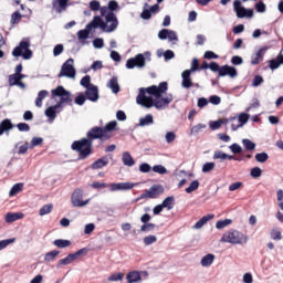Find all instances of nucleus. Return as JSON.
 <instances>
[{"mask_svg": "<svg viewBox=\"0 0 283 283\" xmlns=\"http://www.w3.org/2000/svg\"><path fill=\"white\" fill-rule=\"evenodd\" d=\"M94 140H101V143H107L109 135H106L101 126L92 127L87 133L86 137L80 140H74L71 145V149L78 154L77 160H85L94 154Z\"/></svg>", "mask_w": 283, "mask_h": 283, "instance_id": "1", "label": "nucleus"}, {"mask_svg": "<svg viewBox=\"0 0 283 283\" xmlns=\"http://www.w3.org/2000/svg\"><path fill=\"white\" fill-rule=\"evenodd\" d=\"M167 90H169V84L167 82H161L158 86L151 85L146 88L142 87L136 97V103L142 107H146V109H151L156 103V98H160Z\"/></svg>", "mask_w": 283, "mask_h": 283, "instance_id": "2", "label": "nucleus"}, {"mask_svg": "<svg viewBox=\"0 0 283 283\" xmlns=\"http://www.w3.org/2000/svg\"><path fill=\"white\" fill-rule=\"evenodd\" d=\"M106 21V22H105ZM105 21L99 15H95L91 23L86 25L85 30H80L77 32V39L85 40L90 36V31L93 28H101L104 32H114L116 28H118V18H116V14L113 12H108L105 15Z\"/></svg>", "mask_w": 283, "mask_h": 283, "instance_id": "3", "label": "nucleus"}, {"mask_svg": "<svg viewBox=\"0 0 283 283\" xmlns=\"http://www.w3.org/2000/svg\"><path fill=\"white\" fill-rule=\"evenodd\" d=\"M198 70H211V72H235V67L229 65L220 66L217 62H211L210 64L202 62L200 65V62L196 57L192 59L190 70H185V72H198Z\"/></svg>", "mask_w": 283, "mask_h": 283, "instance_id": "4", "label": "nucleus"}, {"mask_svg": "<svg viewBox=\"0 0 283 283\" xmlns=\"http://www.w3.org/2000/svg\"><path fill=\"white\" fill-rule=\"evenodd\" d=\"M220 242H228L229 244H247V242H249V235L238 230H230L223 234Z\"/></svg>", "mask_w": 283, "mask_h": 283, "instance_id": "5", "label": "nucleus"}, {"mask_svg": "<svg viewBox=\"0 0 283 283\" xmlns=\"http://www.w3.org/2000/svg\"><path fill=\"white\" fill-rule=\"evenodd\" d=\"M147 60L151 61V53L145 52L130 57L126 62L127 70H134V67L143 69L147 64Z\"/></svg>", "mask_w": 283, "mask_h": 283, "instance_id": "6", "label": "nucleus"}, {"mask_svg": "<svg viewBox=\"0 0 283 283\" xmlns=\"http://www.w3.org/2000/svg\"><path fill=\"white\" fill-rule=\"evenodd\" d=\"M12 55L15 57L22 56L24 61L32 59V50H30V39L24 38L18 46L12 51Z\"/></svg>", "mask_w": 283, "mask_h": 283, "instance_id": "7", "label": "nucleus"}, {"mask_svg": "<svg viewBox=\"0 0 283 283\" xmlns=\"http://www.w3.org/2000/svg\"><path fill=\"white\" fill-rule=\"evenodd\" d=\"M53 97L60 98L61 103L66 105H72V93L62 85H59L56 88L51 91Z\"/></svg>", "mask_w": 283, "mask_h": 283, "instance_id": "8", "label": "nucleus"}, {"mask_svg": "<svg viewBox=\"0 0 283 283\" xmlns=\"http://www.w3.org/2000/svg\"><path fill=\"white\" fill-rule=\"evenodd\" d=\"M160 193H165V188L161 185H154L149 189L144 190V192L136 199V202H138L139 200H145L147 198H158Z\"/></svg>", "mask_w": 283, "mask_h": 283, "instance_id": "9", "label": "nucleus"}, {"mask_svg": "<svg viewBox=\"0 0 283 283\" xmlns=\"http://www.w3.org/2000/svg\"><path fill=\"white\" fill-rule=\"evenodd\" d=\"M233 10L237 13L238 19H244V17L251 19L253 17V9L242 7V1L240 0H234Z\"/></svg>", "mask_w": 283, "mask_h": 283, "instance_id": "10", "label": "nucleus"}, {"mask_svg": "<svg viewBox=\"0 0 283 283\" xmlns=\"http://www.w3.org/2000/svg\"><path fill=\"white\" fill-rule=\"evenodd\" d=\"M71 202L73 207H85L90 203V199L83 201V189L76 188L71 196Z\"/></svg>", "mask_w": 283, "mask_h": 283, "instance_id": "11", "label": "nucleus"}, {"mask_svg": "<svg viewBox=\"0 0 283 283\" xmlns=\"http://www.w3.org/2000/svg\"><path fill=\"white\" fill-rule=\"evenodd\" d=\"M25 78V75L21 72H15L14 74L9 75V85L10 87H21V90H25V83H23L21 80Z\"/></svg>", "mask_w": 283, "mask_h": 283, "instance_id": "12", "label": "nucleus"}, {"mask_svg": "<svg viewBox=\"0 0 283 283\" xmlns=\"http://www.w3.org/2000/svg\"><path fill=\"white\" fill-rule=\"evenodd\" d=\"M249 118H251V115H249L248 113H240L239 115H237L239 124H231L232 132H238L240 127H244V125L249 123Z\"/></svg>", "mask_w": 283, "mask_h": 283, "instance_id": "13", "label": "nucleus"}, {"mask_svg": "<svg viewBox=\"0 0 283 283\" xmlns=\"http://www.w3.org/2000/svg\"><path fill=\"white\" fill-rule=\"evenodd\" d=\"M84 95L87 101H91V103H96L101 98V95L98 94V86L96 85H92L86 88Z\"/></svg>", "mask_w": 283, "mask_h": 283, "instance_id": "14", "label": "nucleus"}, {"mask_svg": "<svg viewBox=\"0 0 283 283\" xmlns=\"http://www.w3.org/2000/svg\"><path fill=\"white\" fill-rule=\"evenodd\" d=\"M69 2L70 0H53L52 1L53 11L56 12V14H61L62 12H65V10H67Z\"/></svg>", "mask_w": 283, "mask_h": 283, "instance_id": "15", "label": "nucleus"}, {"mask_svg": "<svg viewBox=\"0 0 283 283\" xmlns=\"http://www.w3.org/2000/svg\"><path fill=\"white\" fill-rule=\"evenodd\" d=\"M172 101L174 95H168L167 97H163L161 95L160 98L155 97L154 107H156V109H163L164 107H167V105H169V103H171Z\"/></svg>", "mask_w": 283, "mask_h": 283, "instance_id": "16", "label": "nucleus"}, {"mask_svg": "<svg viewBox=\"0 0 283 283\" xmlns=\"http://www.w3.org/2000/svg\"><path fill=\"white\" fill-rule=\"evenodd\" d=\"M181 77V87H184L185 90L193 87V82L191 81V72H182Z\"/></svg>", "mask_w": 283, "mask_h": 283, "instance_id": "17", "label": "nucleus"}, {"mask_svg": "<svg viewBox=\"0 0 283 283\" xmlns=\"http://www.w3.org/2000/svg\"><path fill=\"white\" fill-rule=\"evenodd\" d=\"M107 165H109V159L107 156H103L91 165V169H103V167H107Z\"/></svg>", "mask_w": 283, "mask_h": 283, "instance_id": "18", "label": "nucleus"}, {"mask_svg": "<svg viewBox=\"0 0 283 283\" xmlns=\"http://www.w3.org/2000/svg\"><path fill=\"white\" fill-rule=\"evenodd\" d=\"M117 125L118 123L116 120H112L107 123L104 127H102L104 134L106 136H109V139L113 138L114 135L112 134V132H115Z\"/></svg>", "mask_w": 283, "mask_h": 283, "instance_id": "19", "label": "nucleus"}, {"mask_svg": "<svg viewBox=\"0 0 283 283\" xmlns=\"http://www.w3.org/2000/svg\"><path fill=\"white\" fill-rule=\"evenodd\" d=\"M23 216H24L23 212H8L6 214L4 220L8 223H12V222H17V220H22Z\"/></svg>", "mask_w": 283, "mask_h": 283, "instance_id": "20", "label": "nucleus"}, {"mask_svg": "<svg viewBox=\"0 0 283 283\" xmlns=\"http://www.w3.org/2000/svg\"><path fill=\"white\" fill-rule=\"evenodd\" d=\"M214 218H216V214H211V213L203 216L199 221L196 222V224L193 226V229H202L205 224L209 222V220H213Z\"/></svg>", "mask_w": 283, "mask_h": 283, "instance_id": "21", "label": "nucleus"}, {"mask_svg": "<svg viewBox=\"0 0 283 283\" xmlns=\"http://www.w3.org/2000/svg\"><path fill=\"white\" fill-rule=\"evenodd\" d=\"M149 125H154V115L147 114L139 118L138 127H149Z\"/></svg>", "mask_w": 283, "mask_h": 283, "instance_id": "22", "label": "nucleus"}, {"mask_svg": "<svg viewBox=\"0 0 283 283\" xmlns=\"http://www.w3.org/2000/svg\"><path fill=\"white\" fill-rule=\"evenodd\" d=\"M126 280L128 283H136V282H140V280H143V277L140 276V272L130 271L127 273Z\"/></svg>", "mask_w": 283, "mask_h": 283, "instance_id": "23", "label": "nucleus"}, {"mask_svg": "<svg viewBox=\"0 0 283 283\" xmlns=\"http://www.w3.org/2000/svg\"><path fill=\"white\" fill-rule=\"evenodd\" d=\"M122 160L125 167H134L136 165V161L134 160V157H132V154H129V151L123 153Z\"/></svg>", "mask_w": 283, "mask_h": 283, "instance_id": "24", "label": "nucleus"}, {"mask_svg": "<svg viewBox=\"0 0 283 283\" xmlns=\"http://www.w3.org/2000/svg\"><path fill=\"white\" fill-rule=\"evenodd\" d=\"M174 205H176V198L174 196H169L161 202V207L164 209H167L168 211H171L174 209Z\"/></svg>", "mask_w": 283, "mask_h": 283, "instance_id": "25", "label": "nucleus"}, {"mask_svg": "<svg viewBox=\"0 0 283 283\" xmlns=\"http://www.w3.org/2000/svg\"><path fill=\"white\" fill-rule=\"evenodd\" d=\"M280 65H283V54H282V51L276 56V59H273V60L270 61V69L271 70H277V67H280Z\"/></svg>", "mask_w": 283, "mask_h": 283, "instance_id": "26", "label": "nucleus"}, {"mask_svg": "<svg viewBox=\"0 0 283 283\" xmlns=\"http://www.w3.org/2000/svg\"><path fill=\"white\" fill-rule=\"evenodd\" d=\"M61 72H76V69L74 67V59L70 57L61 69Z\"/></svg>", "mask_w": 283, "mask_h": 283, "instance_id": "27", "label": "nucleus"}, {"mask_svg": "<svg viewBox=\"0 0 283 283\" xmlns=\"http://www.w3.org/2000/svg\"><path fill=\"white\" fill-rule=\"evenodd\" d=\"M109 88L112 90L113 94H118V92H120V85H118V77L117 76H113L109 80Z\"/></svg>", "mask_w": 283, "mask_h": 283, "instance_id": "28", "label": "nucleus"}, {"mask_svg": "<svg viewBox=\"0 0 283 283\" xmlns=\"http://www.w3.org/2000/svg\"><path fill=\"white\" fill-rule=\"evenodd\" d=\"M54 247L57 249H67V247H72V241L65 239H56L53 241Z\"/></svg>", "mask_w": 283, "mask_h": 283, "instance_id": "29", "label": "nucleus"}, {"mask_svg": "<svg viewBox=\"0 0 283 283\" xmlns=\"http://www.w3.org/2000/svg\"><path fill=\"white\" fill-rule=\"evenodd\" d=\"M213 260H216V255L214 254H206L202 259H201V266L208 268L211 266V264H213Z\"/></svg>", "mask_w": 283, "mask_h": 283, "instance_id": "30", "label": "nucleus"}, {"mask_svg": "<svg viewBox=\"0 0 283 283\" xmlns=\"http://www.w3.org/2000/svg\"><path fill=\"white\" fill-rule=\"evenodd\" d=\"M61 251L53 250L50 252H46L44 255V262H54L56 260V256L60 255Z\"/></svg>", "mask_w": 283, "mask_h": 283, "instance_id": "31", "label": "nucleus"}, {"mask_svg": "<svg viewBox=\"0 0 283 283\" xmlns=\"http://www.w3.org/2000/svg\"><path fill=\"white\" fill-rule=\"evenodd\" d=\"M2 129H4V134L6 132H10L11 129H14V124H12V120L9 118H4L1 123H0Z\"/></svg>", "mask_w": 283, "mask_h": 283, "instance_id": "32", "label": "nucleus"}, {"mask_svg": "<svg viewBox=\"0 0 283 283\" xmlns=\"http://www.w3.org/2000/svg\"><path fill=\"white\" fill-rule=\"evenodd\" d=\"M23 191V184L19 182L12 186V188L9 191L10 198L17 196V193H21Z\"/></svg>", "mask_w": 283, "mask_h": 283, "instance_id": "33", "label": "nucleus"}, {"mask_svg": "<svg viewBox=\"0 0 283 283\" xmlns=\"http://www.w3.org/2000/svg\"><path fill=\"white\" fill-rule=\"evenodd\" d=\"M242 145L245 149V151H255V143L254 142H251V139H242Z\"/></svg>", "mask_w": 283, "mask_h": 283, "instance_id": "34", "label": "nucleus"}, {"mask_svg": "<svg viewBox=\"0 0 283 283\" xmlns=\"http://www.w3.org/2000/svg\"><path fill=\"white\" fill-rule=\"evenodd\" d=\"M270 238L271 240H276V241L283 240L282 231H280V229L277 228H273L270 232Z\"/></svg>", "mask_w": 283, "mask_h": 283, "instance_id": "35", "label": "nucleus"}, {"mask_svg": "<svg viewBox=\"0 0 283 283\" xmlns=\"http://www.w3.org/2000/svg\"><path fill=\"white\" fill-rule=\"evenodd\" d=\"M263 53H264V49H260L255 56L252 59V65H259V63H262L263 60Z\"/></svg>", "mask_w": 283, "mask_h": 283, "instance_id": "36", "label": "nucleus"}, {"mask_svg": "<svg viewBox=\"0 0 283 283\" xmlns=\"http://www.w3.org/2000/svg\"><path fill=\"white\" fill-rule=\"evenodd\" d=\"M45 116L50 118V120H54L56 118V114H59V111H55L54 107L50 106L44 112Z\"/></svg>", "mask_w": 283, "mask_h": 283, "instance_id": "37", "label": "nucleus"}, {"mask_svg": "<svg viewBox=\"0 0 283 283\" xmlns=\"http://www.w3.org/2000/svg\"><path fill=\"white\" fill-rule=\"evenodd\" d=\"M229 224H233V220H231V219L219 220L216 223V229H224V228L229 227Z\"/></svg>", "mask_w": 283, "mask_h": 283, "instance_id": "38", "label": "nucleus"}, {"mask_svg": "<svg viewBox=\"0 0 283 283\" xmlns=\"http://www.w3.org/2000/svg\"><path fill=\"white\" fill-rule=\"evenodd\" d=\"M52 209H54V205L48 203L40 209L39 214L48 216V213H52Z\"/></svg>", "mask_w": 283, "mask_h": 283, "instance_id": "39", "label": "nucleus"}, {"mask_svg": "<svg viewBox=\"0 0 283 283\" xmlns=\"http://www.w3.org/2000/svg\"><path fill=\"white\" fill-rule=\"evenodd\" d=\"M200 187V181L193 180L189 185L188 188H186V193H193V191H198V188Z\"/></svg>", "mask_w": 283, "mask_h": 283, "instance_id": "40", "label": "nucleus"}, {"mask_svg": "<svg viewBox=\"0 0 283 283\" xmlns=\"http://www.w3.org/2000/svg\"><path fill=\"white\" fill-rule=\"evenodd\" d=\"M80 85H82V87H85V90H87L88 87H92V77L90 75H85L84 77H82Z\"/></svg>", "mask_w": 283, "mask_h": 283, "instance_id": "41", "label": "nucleus"}, {"mask_svg": "<svg viewBox=\"0 0 283 283\" xmlns=\"http://www.w3.org/2000/svg\"><path fill=\"white\" fill-rule=\"evenodd\" d=\"M201 129H207V125L206 124L195 125L190 130V136H197V134H200Z\"/></svg>", "mask_w": 283, "mask_h": 283, "instance_id": "42", "label": "nucleus"}, {"mask_svg": "<svg viewBox=\"0 0 283 283\" xmlns=\"http://www.w3.org/2000/svg\"><path fill=\"white\" fill-rule=\"evenodd\" d=\"M85 101H87L85 93H78V95L74 98L75 105L80 106L85 105Z\"/></svg>", "mask_w": 283, "mask_h": 283, "instance_id": "43", "label": "nucleus"}, {"mask_svg": "<svg viewBox=\"0 0 283 283\" xmlns=\"http://www.w3.org/2000/svg\"><path fill=\"white\" fill-rule=\"evenodd\" d=\"M155 242H158V238L154 234L144 238V244L146 247H151V244H155Z\"/></svg>", "mask_w": 283, "mask_h": 283, "instance_id": "44", "label": "nucleus"}, {"mask_svg": "<svg viewBox=\"0 0 283 283\" xmlns=\"http://www.w3.org/2000/svg\"><path fill=\"white\" fill-rule=\"evenodd\" d=\"M40 145H43V137H33L29 147L30 149H34V147H39Z\"/></svg>", "mask_w": 283, "mask_h": 283, "instance_id": "45", "label": "nucleus"}, {"mask_svg": "<svg viewBox=\"0 0 283 283\" xmlns=\"http://www.w3.org/2000/svg\"><path fill=\"white\" fill-rule=\"evenodd\" d=\"M21 19H23V15H21V12L15 11L11 14V24L17 25V23L21 22Z\"/></svg>", "mask_w": 283, "mask_h": 283, "instance_id": "46", "label": "nucleus"}, {"mask_svg": "<svg viewBox=\"0 0 283 283\" xmlns=\"http://www.w3.org/2000/svg\"><path fill=\"white\" fill-rule=\"evenodd\" d=\"M70 264H72V259L70 258V254H67L66 258L59 260L56 269H61L62 266H67Z\"/></svg>", "mask_w": 283, "mask_h": 283, "instance_id": "47", "label": "nucleus"}, {"mask_svg": "<svg viewBox=\"0 0 283 283\" xmlns=\"http://www.w3.org/2000/svg\"><path fill=\"white\" fill-rule=\"evenodd\" d=\"M213 169H216V163H213V161L206 163L202 166L203 174H209V171H213Z\"/></svg>", "mask_w": 283, "mask_h": 283, "instance_id": "48", "label": "nucleus"}, {"mask_svg": "<svg viewBox=\"0 0 283 283\" xmlns=\"http://www.w3.org/2000/svg\"><path fill=\"white\" fill-rule=\"evenodd\" d=\"M14 242H17L15 238L1 240L0 241V251H3V249L9 247V244H14Z\"/></svg>", "mask_w": 283, "mask_h": 283, "instance_id": "49", "label": "nucleus"}, {"mask_svg": "<svg viewBox=\"0 0 283 283\" xmlns=\"http://www.w3.org/2000/svg\"><path fill=\"white\" fill-rule=\"evenodd\" d=\"M256 163H266L269 160V154L268 153H258L254 156Z\"/></svg>", "mask_w": 283, "mask_h": 283, "instance_id": "50", "label": "nucleus"}, {"mask_svg": "<svg viewBox=\"0 0 283 283\" xmlns=\"http://www.w3.org/2000/svg\"><path fill=\"white\" fill-rule=\"evenodd\" d=\"M154 229H156V224L155 223H144L142 227H140V231L143 233H147L149 231H154Z\"/></svg>", "mask_w": 283, "mask_h": 283, "instance_id": "51", "label": "nucleus"}, {"mask_svg": "<svg viewBox=\"0 0 283 283\" xmlns=\"http://www.w3.org/2000/svg\"><path fill=\"white\" fill-rule=\"evenodd\" d=\"M213 160H227V153L216 150L212 157Z\"/></svg>", "mask_w": 283, "mask_h": 283, "instance_id": "52", "label": "nucleus"}, {"mask_svg": "<svg viewBox=\"0 0 283 283\" xmlns=\"http://www.w3.org/2000/svg\"><path fill=\"white\" fill-rule=\"evenodd\" d=\"M153 171L155 174H160V176H165V174H167V168L163 165H155Z\"/></svg>", "mask_w": 283, "mask_h": 283, "instance_id": "53", "label": "nucleus"}, {"mask_svg": "<svg viewBox=\"0 0 283 283\" xmlns=\"http://www.w3.org/2000/svg\"><path fill=\"white\" fill-rule=\"evenodd\" d=\"M125 277L124 273H114L111 276H108V282H120Z\"/></svg>", "mask_w": 283, "mask_h": 283, "instance_id": "54", "label": "nucleus"}, {"mask_svg": "<svg viewBox=\"0 0 283 283\" xmlns=\"http://www.w3.org/2000/svg\"><path fill=\"white\" fill-rule=\"evenodd\" d=\"M264 83V77L262 75H255L252 80V87H260Z\"/></svg>", "mask_w": 283, "mask_h": 283, "instance_id": "55", "label": "nucleus"}, {"mask_svg": "<svg viewBox=\"0 0 283 283\" xmlns=\"http://www.w3.org/2000/svg\"><path fill=\"white\" fill-rule=\"evenodd\" d=\"M251 178H260L262 176V168L260 167H254L250 171Z\"/></svg>", "mask_w": 283, "mask_h": 283, "instance_id": "56", "label": "nucleus"}, {"mask_svg": "<svg viewBox=\"0 0 283 283\" xmlns=\"http://www.w3.org/2000/svg\"><path fill=\"white\" fill-rule=\"evenodd\" d=\"M229 149L232 154H242V146H240L238 143L230 145Z\"/></svg>", "mask_w": 283, "mask_h": 283, "instance_id": "57", "label": "nucleus"}, {"mask_svg": "<svg viewBox=\"0 0 283 283\" xmlns=\"http://www.w3.org/2000/svg\"><path fill=\"white\" fill-rule=\"evenodd\" d=\"M63 76L66 78H76V72H60L57 74V78H63Z\"/></svg>", "mask_w": 283, "mask_h": 283, "instance_id": "58", "label": "nucleus"}, {"mask_svg": "<svg viewBox=\"0 0 283 283\" xmlns=\"http://www.w3.org/2000/svg\"><path fill=\"white\" fill-rule=\"evenodd\" d=\"M90 70H93L94 72L98 71V70H103V62L101 61H95L88 69L87 72H90Z\"/></svg>", "mask_w": 283, "mask_h": 283, "instance_id": "59", "label": "nucleus"}, {"mask_svg": "<svg viewBox=\"0 0 283 283\" xmlns=\"http://www.w3.org/2000/svg\"><path fill=\"white\" fill-rule=\"evenodd\" d=\"M91 187L93 189H107V187H109V185H107L105 182L94 181L93 184H91Z\"/></svg>", "mask_w": 283, "mask_h": 283, "instance_id": "60", "label": "nucleus"}, {"mask_svg": "<svg viewBox=\"0 0 283 283\" xmlns=\"http://www.w3.org/2000/svg\"><path fill=\"white\" fill-rule=\"evenodd\" d=\"M30 149V143H25L22 146L19 147L18 154L19 156H23L24 154H28V150Z\"/></svg>", "mask_w": 283, "mask_h": 283, "instance_id": "61", "label": "nucleus"}, {"mask_svg": "<svg viewBox=\"0 0 283 283\" xmlns=\"http://www.w3.org/2000/svg\"><path fill=\"white\" fill-rule=\"evenodd\" d=\"M139 171L142 174H149V171H151V166L147 163H143L142 165H139Z\"/></svg>", "mask_w": 283, "mask_h": 283, "instance_id": "62", "label": "nucleus"}, {"mask_svg": "<svg viewBox=\"0 0 283 283\" xmlns=\"http://www.w3.org/2000/svg\"><path fill=\"white\" fill-rule=\"evenodd\" d=\"M203 59H207L208 61H211L213 59H219V55L216 54L213 51H206L203 54Z\"/></svg>", "mask_w": 283, "mask_h": 283, "instance_id": "63", "label": "nucleus"}, {"mask_svg": "<svg viewBox=\"0 0 283 283\" xmlns=\"http://www.w3.org/2000/svg\"><path fill=\"white\" fill-rule=\"evenodd\" d=\"M15 127L20 132H30V124H28V123H19V124L15 125Z\"/></svg>", "mask_w": 283, "mask_h": 283, "instance_id": "64", "label": "nucleus"}]
</instances>
